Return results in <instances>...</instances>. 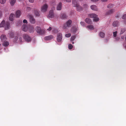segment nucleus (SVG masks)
Wrapping results in <instances>:
<instances>
[{"mask_svg":"<svg viewBox=\"0 0 126 126\" xmlns=\"http://www.w3.org/2000/svg\"><path fill=\"white\" fill-rule=\"evenodd\" d=\"M72 4L74 6L76 7L77 10L80 11L82 9V8L80 6L76 0H73Z\"/></svg>","mask_w":126,"mask_h":126,"instance_id":"nucleus-1","label":"nucleus"},{"mask_svg":"<svg viewBox=\"0 0 126 126\" xmlns=\"http://www.w3.org/2000/svg\"><path fill=\"white\" fill-rule=\"evenodd\" d=\"M36 30L37 32L40 35L43 34L45 33V30L41 29L39 27H37L36 28Z\"/></svg>","mask_w":126,"mask_h":126,"instance_id":"nucleus-2","label":"nucleus"},{"mask_svg":"<svg viewBox=\"0 0 126 126\" xmlns=\"http://www.w3.org/2000/svg\"><path fill=\"white\" fill-rule=\"evenodd\" d=\"M97 15L95 14H91L89 15V16L91 18H93L94 21L96 22L98 21L99 19L97 17Z\"/></svg>","mask_w":126,"mask_h":126,"instance_id":"nucleus-3","label":"nucleus"},{"mask_svg":"<svg viewBox=\"0 0 126 126\" xmlns=\"http://www.w3.org/2000/svg\"><path fill=\"white\" fill-rule=\"evenodd\" d=\"M23 38L25 41L28 42H30L31 40V37L28 34H23Z\"/></svg>","mask_w":126,"mask_h":126,"instance_id":"nucleus-4","label":"nucleus"},{"mask_svg":"<svg viewBox=\"0 0 126 126\" xmlns=\"http://www.w3.org/2000/svg\"><path fill=\"white\" fill-rule=\"evenodd\" d=\"M27 17L29 18L30 21L31 23L34 24L35 23V20L32 15L28 14L27 15Z\"/></svg>","mask_w":126,"mask_h":126,"instance_id":"nucleus-5","label":"nucleus"},{"mask_svg":"<svg viewBox=\"0 0 126 126\" xmlns=\"http://www.w3.org/2000/svg\"><path fill=\"white\" fill-rule=\"evenodd\" d=\"M48 7V5L47 4H45L42 5L41 7V11L43 12H45L46 11Z\"/></svg>","mask_w":126,"mask_h":126,"instance_id":"nucleus-6","label":"nucleus"},{"mask_svg":"<svg viewBox=\"0 0 126 126\" xmlns=\"http://www.w3.org/2000/svg\"><path fill=\"white\" fill-rule=\"evenodd\" d=\"M62 34L61 33H58L57 36V40L58 42H60L62 41Z\"/></svg>","mask_w":126,"mask_h":126,"instance_id":"nucleus-7","label":"nucleus"},{"mask_svg":"<svg viewBox=\"0 0 126 126\" xmlns=\"http://www.w3.org/2000/svg\"><path fill=\"white\" fill-rule=\"evenodd\" d=\"M54 16V14L53 11L52 10H50L49 11V14L47 16V17L49 18H52Z\"/></svg>","mask_w":126,"mask_h":126,"instance_id":"nucleus-8","label":"nucleus"},{"mask_svg":"<svg viewBox=\"0 0 126 126\" xmlns=\"http://www.w3.org/2000/svg\"><path fill=\"white\" fill-rule=\"evenodd\" d=\"M5 29V30H7L10 28V23L8 22H6L4 26Z\"/></svg>","mask_w":126,"mask_h":126,"instance_id":"nucleus-9","label":"nucleus"},{"mask_svg":"<svg viewBox=\"0 0 126 126\" xmlns=\"http://www.w3.org/2000/svg\"><path fill=\"white\" fill-rule=\"evenodd\" d=\"M62 7V4L61 3H59L57 5L56 7V9L57 10H61Z\"/></svg>","mask_w":126,"mask_h":126,"instance_id":"nucleus-10","label":"nucleus"},{"mask_svg":"<svg viewBox=\"0 0 126 126\" xmlns=\"http://www.w3.org/2000/svg\"><path fill=\"white\" fill-rule=\"evenodd\" d=\"M53 38V37L52 35H50L45 37L44 39L46 40H49L52 39Z\"/></svg>","mask_w":126,"mask_h":126,"instance_id":"nucleus-11","label":"nucleus"},{"mask_svg":"<svg viewBox=\"0 0 126 126\" xmlns=\"http://www.w3.org/2000/svg\"><path fill=\"white\" fill-rule=\"evenodd\" d=\"M91 8L93 10L95 11H97L98 10V9L97 7L95 5H93L90 6Z\"/></svg>","mask_w":126,"mask_h":126,"instance_id":"nucleus-12","label":"nucleus"},{"mask_svg":"<svg viewBox=\"0 0 126 126\" xmlns=\"http://www.w3.org/2000/svg\"><path fill=\"white\" fill-rule=\"evenodd\" d=\"M14 41L18 43L21 42L22 41V38L21 37L17 38V37H16L15 38Z\"/></svg>","mask_w":126,"mask_h":126,"instance_id":"nucleus-13","label":"nucleus"},{"mask_svg":"<svg viewBox=\"0 0 126 126\" xmlns=\"http://www.w3.org/2000/svg\"><path fill=\"white\" fill-rule=\"evenodd\" d=\"M85 22L87 24H92V21L89 18H87L85 20Z\"/></svg>","mask_w":126,"mask_h":126,"instance_id":"nucleus-14","label":"nucleus"},{"mask_svg":"<svg viewBox=\"0 0 126 126\" xmlns=\"http://www.w3.org/2000/svg\"><path fill=\"white\" fill-rule=\"evenodd\" d=\"M0 39L2 42H4L6 39V36L4 35H2L0 36Z\"/></svg>","mask_w":126,"mask_h":126,"instance_id":"nucleus-15","label":"nucleus"},{"mask_svg":"<svg viewBox=\"0 0 126 126\" xmlns=\"http://www.w3.org/2000/svg\"><path fill=\"white\" fill-rule=\"evenodd\" d=\"M115 11L114 9H111L109 10L106 13V14L107 15L113 13Z\"/></svg>","mask_w":126,"mask_h":126,"instance_id":"nucleus-16","label":"nucleus"},{"mask_svg":"<svg viewBox=\"0 0 126 126\" xmlns=\"http://www.w3.org/2000/svg\"><path fill=\"white\" fill-rule=\"evenodd\" d=\"M22 29L23 31L24 32H26L28 30V28L27 26L24 25L22 27Z\"/></svg>","mask_w":126,"mask_h":126,"instance_id":"nucleus-17","label":"nucleus"},{"mask_svg":"<svg viewBox=\"0 0 126 126\" xmlns=\"http://www.w3.org/2000/svg\"><path fill=\"white\" fill-rule=\"evenodd\" d=\"M14 17V15L13 14H11L9 16V19L10 20L12 21L13 20V19Z\"/></svg>","mask_w":126,"mask_h":126,"instance_id":"nucleus-18","label":"nucleus"},{"mask_svg":"<svg viewBox=\"0 0 126 126\" xmlns=\"http://www.w3.org/2000/svg\"><path fill=\"white\" fill-rule=\"evenodd\" d=\"M34 12L35 15L36 16H39L40 15V13L37 10H34Z\"/></svg>","mask_w":126,"mask_h":126,"instance_id":"nucleus-19","label":"nucleus"},{"mask_svg":"<svg viewBox=\"0 0 126 126\" xmlns=\"http://www.w3.org/2000/svg\"><path fill=\"white\" fill-rule=\"evenodd\" d=\"M21 15L20 12V11H17L16 12V17H19Z\"/></svg>","mask_w":126,"mask_h":126,"instance_id":"nucleus-20","label":"nucleus"},{"mask_svg":"<svg viewBox=\"0 0 126 126\" xmlns=\"http://www.w3.org/2000/svg\"><path fill=\"white\" fill-rule=\"evenodd\" d=\"M5 23V21L3 20L0 24V28L4 27Z\"/></svg>","mask_w":126,"mask_h":126,"instance_id":"nucleus-21","label":"nucleus"},{"mask_svg":"<svg viewBox=\"0 0 126 126\" xmlns=\"http://www.w3.org/2000/svg\"><path fill=\"white\" fill-rule=\"evenodd\" d=\"M72 23V21L70 20H68L66 22V25L68 27H70Z\"/></svg>","mask_w":126,"mask_h":126,"instance_id":"nucleus-22","label":"nucleus"},{"mask_svg":"<svg viewBox=\"0 0 126 126\" xmlns=\"http://www.w3.org/2000/svg\"><path fill=\"white\" fill-rule=\"evenodd\" d=\"M77 30V29L76 27H73L71 30V32L73 33H74L76 32Z\"/></svg>","mask_w":126,"mask_h":126,"instance_id":"nucleus-23","label":"nucleus"},{"mask_svg":"<svg viewBox=\"0 0 126 126\" xmlns=\"http://www.w3.org/2000/svg\"><path fill=\"white\" fill-rule=\"evenodd\" d=\"M119 24V22L117 21H115L112 24V25L113 26L116 27Z\"/></svg>","mask_w":126,"mask_h":126,"instance_id":"nucleus-24","label":"nucleus"},{"mask_svg":"<svg viewBox=\"0 0 126 126\" xmlns=\"http://www.w3.org/2000/svg\"><path fill=\"white\" fill-rule=\"evenodd\" d=\"M10 4L11 5H13L16 2V0H10Z\"/></svg>","mask_w":126,"mask_h":126,"instance_id":"nucleus-25","label":"nucleus"},{"mask_svg":"<svg viewBox=\"0 0 126 126\" xmlns=\"http://www.w3.org/2000/svg\"><path fill=\"white\" fill-rule=\"evenodd\" d=\"M86 27L88 28L90 30H92L94 29V27L93 25H89L87 26Z\"/></svg>","mask_w":126,"mask_h":126,"instance_id":"nucleus-26","label":"nucleus"},{"mask_svg":"<svg viewBox=\"0 0 126 126\" xmlns=\"http://www.w3.org/2000/svg\"><path fill=\"white\" fill-rule=\"evenodd\" d=\"M56 1L55 0H52L51 2V5L53 6H54L56 5Z\"/></svg>","mask_w":126,"mask_h":126,"instance_id":"nucleus-27","label":"nucleus"},{"mask_svg":"<svg viewBox=\"0 0 126 126\" xmlns=\"http://www.w3.org/2000/svg\"><path fill=\"white\" fill-rule=\"evenodd\" d=\"M114 5L113 4H109V5H108L107 6V8H112L114 6Z\"/></svg>","mask_w":126,"mask_h":126,"instance_id":"nucleus-28","label":"nucleus"},{"mask_svg":"<svg viewBox=\"0 0 126 126\" xmlns=\"http://www.w3.org/2000/svg\"><path fill=\"white\" fill-rule=\"evenodd\" d=\"M4 42L3 43V45L5 46H8L9 45V43L7 41Z\"/></svg>","mask_w":126,"mask_h":126,"instance_id":"nucleus-29","label":"nucleus"},{"mask_svg":"<svg viewBox=\"0 0 126 126\" xmlns=\"http://www.w3.org/2000/svg\"><path fill=\"white\" fill-rule=\"evenodd\" d=\"M99 35L101 37L103 38L104 37L105 34L103 32H101L99 33Z\"/></svg>","mask_w":126,"mask_h":126,"instance_id":"nucleus-30","label":"nucleus"},{"mask_svg":"<svg viewBox=\"0 0 126 126\" xmlns=\"http://www.w3.org/2000/svg\"><path fill=\"white\" fill-rule=\"evenodd\" d=\"M61 17L62 19H64L66 17V16L65 14H62L61 15Z\"/></svg>","mask_w":126,"mask_h":126,"instance_id":"nucleus-31","label":"nucleus"},{"mask_svg":"<svg viewBox=\"0 0 126 126\" xmlns=\"http://www.w3.org/2000/svg\"><path fill=\"white\" fill-rule=\"evenodd\" d=\"M6 0H0V3L1 4H4L5 3Z\"/></svg>","mask_w":126,"mask_h":126,"instance_id":"nucleus-32","label":"nucleus"},{"mask_svg":"<svg viewBox=\"0 0 126 126\" xmlns=\"http://www.w3.org/2000/svg\"><path fill=\"white\" fill-rule=\"evenodd\" d=\"M125 29H121V32L120 33V34H122L124 33L125 31Z\"/></svg>","mask_w":126,"mask_h":126,"instance_id":"nucleus-33","label":"nucleus"},{"mask_svg":"<svg viewBox=\"0 0 126 126\" xmlns=\"http://www.w3.org/2000/svg\"><path fill=\"white\" fill-rule=\"evenodd\" d=\"M75 38V36H72L70 38V41H74Z\"/></svg>","mask_w":126,"mask_h":126,"instance_id":"nucleus-34","label":"nucleus"},{"mask_svg":"<svg viewBox=\"0 0 126 126\" xmlns=\"http://www.w3.org/2000/svg\"><path fill=\"white\" fill-rule=\"evenodd\" d=\"M68 48L70 49H71L73 48V46L71 44H69L68 45Z\"/></svg>","mask_w":126,"mask_h":126,"instance_id":"nucleus-35","label":"nucleus"},{"mask_svg":"<svg viewBox=\"0 0 126 126\" xmlns=\"http://www.w3.org/2000/svg\"><path fill=\"white\" fill-rule=\"evenodd\" d=\"M80 24L82 26H83L84 27L85 26V23L83 22H82V21L81 22H80Z\"/></svg>","mask_w":126,"mask_h":126,"instance_id":"nucleus-36","label":"nucleus"},{"mask_svg":"<svg viewBox=\"0 0 126 126\" xmlns=\"http://www.w3.org/2000/svg\"><path fill=\"white\" fill-rule=\"evenodd\" d=\"M71 36V34L70 33L67 34L65 35V36L66 37H70Z\"/></svg>","mask_w":126,"mask_h":126,"instance_id":"nucleus-37","label":"nucleus"},{"mask_svg":"<svg viewBox=\"0 0 126 126\" xmlns=\"http://www.w3.org/2000/svg\"><path fill=\"white\" fill-rule=\"evenodd\" d=\"M117 32L116 31L113 32V36L114 37H116L117 36Z\"/></svg>","mask_w":126,"mask_h":126,"instance_id":"nucleus-38","label":"nucleus"},{"mask_svg":"<svg viewBox=\"0 0 126 126\" xmlns=\"http://www.w3.org/2000/svg\"><path fill=\"white\" fill-rule=\"evenodd\" d=\"M68 26H67L66 24H64L63 27V29H67V27Z\"/></svg>","mask_w":126,"mask_h":126,"instance_id":"nucleus-39","label":"nucleus"},{"mask_svg":"<svg viewBox=\"0 0 126 126\" xmlns=\"http://www.w3.org/2000/svg\"><path fill=\"white\" fill-rule=\"evenodd\" d=\"M88 7V5L86 4H85L83 5V7L85 8H87Z\"/></svg>","mask_w":126,"mask_h":126,"instance_id":"nucleus-40","label":"nucleus"},{"mask_svg":"<svg viewBox=\"0 0 126 126\" xmlns=\"http://www.w3.org/2000/svg\"><path fill=\"white\" fill-rule=\"evenodd\" d=\"M9 35L11 37H12L13 36L14 33L13 32H11L10 33H9Z\"/></svg>","mask_w":126,"mask_h":126,"instance_id":"nucleus-41","label":"nucleus"},{"mask_svg":"<svg viewBox=\"0 0 126 126\" xmlns=\"http://www.w3.org/2000/svg\"><path fill=\"white\" fill-rule=\"evenodd\" d=\"M122 18L124 19H126V14H125L123 16Z\"/></svg>","mask_w":126,"mask_h":126,"instance_id":"nucleus-42","label":"nucleus"},{"mask_svg":"<svg viewBox=\"0 0 126 126\" xmlns=\"http://www.w3.org/2000/svg\"><path fill=\"white\" fill-rule=\"evenodd\" d=\"M31 10V8L30 7H28L26 8V10L28 11H29Z\"/></svg>","mask_w":126,"mask_h":126,"instance_id":"nucleus-43","label":"nucleus"},{"mask_svg":"<svg viewBox=\"0 0 126 126\" xmlns=\"http://www.w3.org/2000/svg\"><path fill=\"white\" fill-rule=\"evenodd\" d=\"M23 22L24 23H27V21L26 19H24Z\"/></svg>","mask_w":126,"mask_h":126,"instance_id":"nucleus-44","label":"nucleus"},{"mask_svg":"<svg viewBox=\"0 0 126 126\" xmlns=\"http://www.w3.org/2000/svg\"><path fill=\"white\" fill-rule=\"evenodd\" d=\"M51 30V27H49V28L48 29H47V30L48 31H50V30Z\"/></svg>","mask_w":126,"mask_h":126,"instance_id":"nucleus-45","label":"nucleus"},{"mask_svg":"<svg viewBox=\"0 0 126 126\" xmlns=\"http://www.w3.org/2000/svg\"><path fill=\"white\" fill-rule=\"evenodd\" d=\"M2 13L1 11H0V18L2 17Z\"/></svg>","mask_w":126,"mask_h":126,"instance_id":"nucleus-46","label":"nucleus"},{"mask_svg":"<svg viewBox=\"0 0 126 126\" xmlns=\"http://www.w3.org/2000/svg\"><path fill=\"white\" fill-rule=\"evenodd\" d=\"M29 0V1L30 2H31V3H33L34 1V0Z\"/></svg>","mask_w":126,"mask_h":126,"instance_id":"nucleus-47","label":"nucleus"},{"mask_svg":"<svg viewBox=\"0 0 126 126\" xmlns=\"http://www.w3.org/2000/svg\"><path fill=\"white\" fill-rule=\"evenodd\" d=\"M67 2H70L71 1V0H65Z\"/></svg>","mask_w":126,"mask_h":126,"instance_id":"nucleus-48","label":"nucleus"},{"mask_svg":"<svg viewBox=\"0 0 126 126\" xmlns=\"http://www.w3.org/2000/svg\"><path fill=\"white\" fill-rule=\"evenodd\" d=\"M108 0H101V1L103 2H105L107 1Z\"/></svg>","mask_w":126,"mask_h":126,"instance_id":"nucleus-49","label":"nucleus"},{"mask_svg":"<svg viewBox=\"0 0 126 126\" xmlns=\"http://www.w3.org/2000/svg\"><path fill=\"white\" fill-rule=\"evenodd\" d=\"M124 47L126 48V45H124Z\"/></svg>","mask_w":126,"mask_h":126,"instance_id":"nucleus-50","label":"nucleus"},{"mask_svg":"<svg viewBox=\"0 0 126 126\" xmlns=\"http://www.w3.org/2000/svg\"><path fill=\"white\" fill-rule=\"evenodd\" d=\"M72 43L73 44H74V42L73 41H72Z\"/></svg>","mask_w":126,"mask_h":126,"instance_id":"nucleus-51","label":"nucleus"},{"mask_svg":"<svg viewBox=\"0 0 126 126\" xmlns=\"http://www.w3.org/2000/svg\"><path fill=\"white\" fill-rule=\"evenodd\" d=\"M124 38V37H122L121 38L122 39H123Z\"/></svg>","mask_w":126,"mask_h":126,"instance_id":"nucleus-52","label":"nucleus"},{"mask_svg":"<svg viewBox=\"0 0 126 126\" xmlns=\"http://www.w3.org/2000/svg\"><path fill=\"white\" fill-rule=\"evenodd\" d=\"M53 8V9H55V8Z\"/></svg>","mask_w":126,"mask_h":126,"instance_id":"nucleus-53","label":"nucleus"},{"mask_svg":"<svg viewBox=\"0 0 126 126\" xmlns=\"http://www.w3.org/2000/svg\"><path fill=\"white\" fill-rule=\"evenodd\" d=\"M0 46H1V44H0Z\"/></svg>","mask_w":126,"mask_h":126,"instance_id":"nucleus-54","label":"nucleus"}]
</instances>
